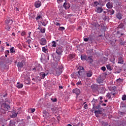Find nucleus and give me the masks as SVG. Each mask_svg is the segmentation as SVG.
Returning <instances> with one entry per match:
<instances>
[{
  "instance_id": "nucleus-27",
  "label": "nucleus",
  "mask_w": 126,
  "mask_h": 126,
  "mask_svg": "<svg viewBox=\"0 0 126 126\" xmlns=\"http://www.w3.org/2000/svg\"><path fill=\"white\" fill-rule=\"evenodd\" d=\"M93 106H96L97 103H98V99H95L93 98V100L92 101Z\"/></svg>"
},
{
  "instance_id": "nucleus-5",
  "label": "nucleus",
  "mask_w": 126,
  "mask_h": 126,
  "mask_svg": "<svg viewBox=\"0 0 126 126\" xmlns=\"http://www.w3.org/2000/svg\"><path fill=\"white\" fill-rule=\"evenodd\" d=\"M24 75L25 83L28 85L30 84V81H31V79H30V76L29 75V74H24Z\"/></svg>"
},
{
  "instance_id": "nucleus-60",
  "label": "nucleus",
  "mask_w": 126,
  "mask_h": 126,
  "mask_svg": "<svg viewBox=\"0 0 126 126\" xmlns=\"http://www.w3.org/2000/svg\"><path fill=\"white\" fill-rule=\"evenodd\" d=\"M5 55H7L8 56L9 55V50H6L5 51Z\"/></svg>"
},
{
  "instance_id": "nucleus-54",
  "label": "nucleus",
  "mask_w": 126,
  "mask_h": 126,
  "mask_svg": "<svg viewBox=\"0 0 126 126\" xmlns=\"http://www.w3.org/2000/svg\"><path fill=\"white\" fill-rule=\"evenodd\" d=\"M119 114L120 115V116H122L123 117L125 116V115H126V113L123 112H120Z\"/></svg>"
},
{
  "instance_id": "nucleus-43",
  "label": "nucleus",
  "mask_w": 126,
  "mask_h": 126,
  "mask_svg": "<svg viewBox=\"0 0 126 126\" xmlns=\"http://www.w3.org/2000/svg\"><path fill=\"white\" fill-rule=\"evenodd\" d=\"M109 19H110V18H109L108 16H106V15H105V17L103 18V20H104V21H108Z\"/></svg>"
},
{
  "instance_id": "nucleus-33",
  "label": "nucleus",
  "mask_w": 126,
  "mask_h": 126,
  "mask_svg": "<svg viewBox=\"0 0 126 126\" xmlns=\"http://www.w3.org/2000/svg\"><path fill=\"white\" fill-rule=\"evenodd\" d=\"M122 16H123V15L121 14V13H118L116 15V17L118 18V19H119L120 20L122 19Z\"/></svg>"
},
{
  "instance_id": "nucleus-19",
  "label": "nucleus",
  "mask_w": 126,
  "mask_h": 126,
  "mask_svg": "<svg viewBox=\"0 0 126 126\" xmlns=\"http://www.w3.org/2000/svg\"><path fill=\"white\" fill-rule=\"evenodd\" d=\"M86 75L87 77H91V76L93 75V72H92V70L87 71L86 72Z\"/></svg>"
},
{
  "instance_id": "nucleus-21",
  "label": "nucleus",
  "mask_w": 126,
  "mask_h": 126,
  "mask_svg": "<svg viewBox=\"0 0 126 126\" xmlns=\"http://www.w3.org/2000/svg\"><path fill=\"white\" fill-rule=\"evenodd\" d=\"M63 6L65 9H68L69 7H70V4H69V3L65 2L63 4Z\"/></svg>"
},
{
  "instance_id": "nucleus-49",
  "label": "nucleus",
  "mask_w": 126,
  "mask_h": 126,
  "mask_svg": "<svg viewBox=\"0 0 126 126\" xmlns=\"http://www.w3.org/2000/svg\"><path fill=\"white\" fill-rule=\"evenodd\" d=\"M40 22L43 26H46L47 24H48V22L46 23L45 22L42 21H41Z\"/></svg>"
},
{
  "instance_id": "nucleus-14",
  "label": "nucleus",
  "mask_w": 126,
  "mask_h": 126,
  "mask_svg": "<svg viewBox=\"0 0 126 126\" xmlns=\"http://www.w3.org/2000/svg\"><path fill=\"white\" fill-rule=\"evenodd\" d=\"M48 74H49V73H48V72H41L39 73V75L41 79H44L45 77H46V76L48 75Z\"/></svg>"
},
{
  "instance_id": "nucleus-9",
  "label": "nucleus",
  "mask_w": 126,
  "mask_h": 126,
  "mask_svg": "<svg viewBox=\"0 0 126 126\" xmlns=\"http://www.w3.org/2000/svg\"><path fill=\"white\" fill-rule=\"evenodd\" d=\"M96 83H98V84H101V83H103L104 82V78L101 75H99L98 77L96 79Z\"/></svg>"
},
{
  "instance_id": "nucleus-40",
  "label": "nucleus",
  "mask_w": 126,
  "mask_h": 126,
  "mask_svg": "<svg viewBox=\"0 0 126 126\" xmlns=\"http://www.w3.org/2000/svg\"><path fill=\"white\" fill-rule=\"evenodd\" d=\"M41 77L37 76L35 78V82H39V81L41 82Z\"/></svg>"
},
{
  "instance_id": "nucleus-23",
  "label": "nucleus",
  "mask_w": 126,
  "mask_h": 126,
  "mask_svg": "<svg viewBox=\"0 0 126 126\" xmlns=\"http://www.w3.org/2000/svg\"><path fill=\"white\" fill-rule=\"evenodd\" d=\"M102 111H103L102 108H100L98 110L94 111L95 115H102Z\"/></svg>"
},
{
  "instance_id": "nucleus-26",
  "label": "nucleus",
  "mask_w": 126,
  "mask_h": 126,
  "mask_svg": "<svg viewBox=\"0 0 126 126\" xmlns=\"http://www.w3.org/2000/svg\"><path fill=\"white\" fill-rule=\"evenodd\" d=\"M87 62L89 63H93V59H92V57L89 56L88 58H87L86 60Z\"/></svg>"
},
{
  "instance_id": "nucleus-50",
  "label": "nucleus",
  "mask_w": 126,
  "mask_h": 126,
  "mask_svg": "<svg viewBox=\"0 0 126 126\" xmlns=\"http://www.w3.org/2000/svg\"><path fill=\"white\" fill-rule=\"evenodd\" d=\"M123 79L119 78V79L116 80V82H119L120 83L121 82H123Z\"/></svg>"
},
{
  "instance_id": "nucleus-22",
  "label": "nucleus",
  "mask_w": 126,
  "mask_h": 126,
  "mask_svg": "<svg viewBox=\"0 0 126 126\" xmlns=\"http://www.w3.org/2000/svg\"><path fill=\"white\" fill-rule=\"evenodd\" d=\"M125 28H126L125 27V24L123 23H121L117 27V29L118 30L119 29H124L125 30Z\"/></svg>"
},
{
  "instance_id": "nucleus-15",
  "label": "nucleus",
  "mask_w": 126,
  "mask_h": 126,
  "mask_svg": "<svg viewBox=\"0 0 126 126\" xmlns=\"http://www.w3.org/2000/svg\"><path fill=\"white\" fill-rule=\"evenodd\" d=\"M101 108V105L98 104L97 106L94 105L93 106L92 110L91 111L92 113L94 112V111H96V110H100Z\"/></svg>"
},
{
  "instance_id": "nucleus-47",
  "label": "nucleus",
  "mask_w": 126,
  "mask_h": 126,
  "mask_svg": "<svg viewBox=\"0 0 126 126\" xmlns=\"http://www.w3.org/2000/svg\"><path fill=\"white\" fill-rule=\"evenodd\" d=\"M52 47H57V42L55 41H52Z\"/></svg>"
},
{
  "instance_id": "nucleus-1",
  "label": "nucleus",
  "mask_w": 126,
  "mask_h": 126,
  "mask_svg": "<svg viewBox=\"0 0 126 126\" xmlns=\"http://www.w3.org/2000/svg\"><path fill=\"white\" fill-rule=\"evenodd\" d=\"M12 63V61L5 57H1L0 59V69L1 71H4L5 69H8L9 64Z\"/></svg>"
},
{
  "instance_id": "nucleus-3",
  "label": "nucleus",
  "mask_w": 126,
  "mask_h": 126,
  "mask_svg": "<svg viewBox=\"0 0 126 126\" xmlns=\"http://www.w3.org/2000/svg\"><path fill=\"white\" fill-rule=\"evenodd\" d=\"M5 29L7 31H10V29L11 28L12 23H13V21L11 19L7 18L5 21Z\"/></svg>"
},
{
  "instance_id": "nucleus-31",
  "label": "nucleus",
  "mask_w": 126,
  "mask_h": 126,
  "mask_svg": "<svg viewBox=\"0 0 126 126\" xmlns=\"http://www.w3.org/2000/svg\"><path fill=\"white\" fill-rule=\"evenodd\" d=\"M101 28L103 31H106V30H107V26H105L104 24L101 25Z\"/></svg>"
},
{
  "instance_id": "nucleus-46",
  "label": "nucleus",
  "mask_w": 126,
  "mask_h": 126,
  "mask_svg": "<svg viewBox=\"0 0 126 126\" xmlns=\"http://www.w3.org/2000/svg\"><path fill=\"white\" fill-rule=\"evenodd\" d=\"M59 14H60V15H62V16H63V15H64V13L63 12V10H61L59 12Z\"/></svg>"
},
{
  "instance_id": "nucleus-24",
  "label": "nucleus",
  "mask_w": 126,
  "mask_h": 126,
  "mask_svg": "<svg viewBox=\"0 0 126 126\" xmlns=\"http://www.w3.org/2000/svg\"><path fill=\"white\" fill-rule=\"evenodd\" d=\"M106 6L107 8H109V9L113 8V2H107L106 4Z\"/></svg>"
},
{
  "instance_id": "nucleus-58",
  "label": "nucleus",
  "mask_w": 126,
  "mask_h": 126,
  "mask_svg": "<svg viewBox=\"0 0 126 126\" xmlns=\"http://www.w3.org/2000/svg\"><path fill=\"white\" fill-rule=\"evenodd\" d=\"M100 69H101V70H102L103 71H106V67H105V66H102V67H101Z\"/></svg>"
},
{
  "instance_id": "nucleus-61",
  "label": "nucleus",
  "mask_w": 126,
  "mask_h": 126,
  "mask_svg": "<svg viewBox=\"0 0 126 126\" xmlns=\"http://www.w3.org/2000/svg\"><path fill=\"white\" fill-rule=\"evenodd\" d=\"M110 94H111V96L112 97H114L115 95H116V94L115 93H110Z\"/></svg>"
},
{
  "instance_id": "nucleus-38",
  "label": "nucleus",
  "mask_w": 126,
  "mask_h": 126,
  "mask_svg": "<svg viewBox=\"0 0 126 126\" xmlns=\"http://www.w3.org/2000/svg\"><path fill=\"white\" fill-rule=\"evenodd\" d=\"M77 73H72L71 74V77H72V78H75V77H76V76H77Z\"/></svg>"
},
{
  "instance_id": "nucleus-44",
  "label": "nucleus",
  "mask_w": 126,
  "mask_h": 126,
  "mask_svg": "<svg viewBox=\"0 0 126 126\" xmlns=\"http://www.w3.org/2000/svg\"><path fill=\"white\" fill-rule=\"evenodd\" d=\"M94 6H97L99 5V2L97 1L94 2Z\"/></svg>"
},
{
  "instance_id": "nucleus-16",
  "label": "nucleus",
  "mask_w": 126,
  "mask_h": 126,
  "mask_svg": "<svg viewBox=\"0 0 126 126\" xmlns=\"http://www.w3.org/2000/svg\"><path fill=\"white\" fill-rule=\"evenodd\" d=\"M74 58H75V54L72 53L68 56L67 60L68 61H71V60H74Z\"/></svg>"
},
{
  "instance_id": "nucleus-35",
  "label": "nucleus",
  "mask_w": 126,
  "mask_h": 126,
  "mask_svg": "<svg viewBox=\"0 0 126 126\" xmlns=\"http://www.w3.org/2000/svg\"><path fill=\"white\" fill-rule=\"evenodd\" d=\"M35 19L36 21L39 20V19H43V17H42V16H41L40 14H38L37 16L36 17Z\"/></svg>"
},
{
  "instance_id": "nucleus-57",
  "label": "nucleus",
  "mask_w": 126,
  "mask_h": 126,
  "mask_svg": "<svg viewBox=\"0 0 126 126\" xmlns=\"http://www.w3.org/2000/svg\"><path fill=\"white\" fill-rule=\"evenodd\" d=\"M21 36H24L25 35H26V32L23 31L21 33Z\"/></svg>"
},
{
  "instance_id": "nucleus-20",
  "label": "nucleus",
  "mask_w": 126,
  "mask_h": 126,
  "mask_svg": "<svg viewBox=\"0 0 126 126\" xmlns=\"http://www.w3.org/2000/svg\"><path fill=\"white\" fill-rule=\"evenodd\" d=\"M37 71H41V69H43L42 65L40 63H37L35 65Z\"/></svg>"
},
{
  "instance_id": "nucleus-37",
  "label": "nucleus",
  "mask_w": 126,
  "mask_h": 126,
  "mask_svg": "<svg viewBox=\"0 0 126 126\" xmlns=\"http://www.w3.org/2000/svg\"><path fill=\"white\" fill-rule=\"evenodd\" d=\"M108 13H110V15H113V14H114V13H115V10L111 9V10H108Z\"/></svg>"
},
{
  "instance_id": "nucleus-17",
  "label": "nucleus",
  "mask_w": 126,
  "mask_h": 126,
  "mask_svg": "<svg viewBox=\"0 0 126 126\" xmlns=\"http://www.w3.org/2000/svg\"><path fill=\"white\" fill-rule=\"evenodd\" d=\"M42 5V2L39 0L36 1L34 3V6L36 8H39Z\"/></svg>"
},
{
  "instance_id": "nucleus-2",
  "label": "nucleus",
  "mask_w": 126,
  "mask_h": 126,
  "mask_svg": "<svg viewBox=\"0 0 126 126\" xmlns=\"http://www.w3.org/2000/svg\"><path fill=\"white\" fill-rule=\"evenodd\" d=\"M10 109V106L9 105L7 104L6 103L4 102L1 104L0 108V113L2 115H5L6 114V111H8Z\"/></svg>"
},
{
  "instance_id": "nucleus-56",
  "label": "nucleus",
  "mask_w": 126,
  "mask_h": 126,
  "mask_svg": "<svg viewBox=\"0 0 126 126\" xmlns=\"http://www.w3.org/2000/svg\"><path fill=\"white\" fill-rule=\"evenodd\" d=\"M20 60H23V61H24V60L25 61V57H24V56L21 55L20 56Z\"/></svg>"
},
{
  "instance_id": "nucleus-42",
  "label": "nucleus",
  "mask_w": 126,
  "mask_h": 126,
  "mask_svg": "<svg viewBox=\"0 0 126 126\" xmlns=\"http://www.w3.org/2000/svg\"><path fill=\"white\" fill-rule=\"evenodd\" d=\"M40 32L42 34H44L46 32V28H44L43 29H40Z\"/></svg>"
},
{
  "instance_id": "nucleus-8",
  "label": "nucleus",
  "mask_w": 126,
  "mask_h": 126,
  "mask_svg": "<svg viewBox=\"0 0 126 126\" xmlns=\"http://www.w3.org/2000/svg\"><path fill=\"white\" fill-rule=\"evenodd\" d=\"M63 47L62 46H59L56 48V53H57V55H59V56H61V55H63Z\"/></svg>"
},
{
  "instance_id": "nucleus-55",
  "label": "nucleus",
  "mask_w": 126,
  "mask_h": 126,
  "mask_svg": "<svg viewBox=\"0 0 126 126\" xmlns=\"http://www.w3.org/2000/svg\"><path fill=\"white\" fill-rule=\"evenodd\" d=\"M101 91L100 92V93L102 94H104V93H105V89H104V88H101Z\"/></svg>"
},
{
  "instance_id": "nucleus-45",
  "label": "nucleus",
  "mask_w": 126,
  "mask_h": 126,
  "mask_svg": "<svg viewBox=\"0 0 126 126\" xmlns=\"http://www.w3.org/2000/svg\"><path fill=\"white\" fill-rule=\"evenodd\" d=\"M65 28H64V27H60L59 29L58 30L59 31H63V30H65Z\"/></svg>"
},
{
  "instance_id": "nucleus-41",
  "label": "nucleus",
  "mask_w": 126,
  "mask_h": 126,
  "mask_svg": "<svg viewBox=\"0 0 126 126\" xmlns=\"http://www.w3.org/2000/svg\"><path fill=\"white\" fill-rule=\"evenodd\" d=\"M10 52L12 54H13L14 53H15V50H14V47H12L11 48H10Z\"/></svg>"
},
{
  "instance_id": "nucleus-12",
  "label": "nucleus",
  "mask_w": 126,
  "mask_h": 126,
  "mask_svg": "<svg viewBox=\"0 0 126 126\" xmlns=\"http://www.w3.org/2000/svg\"><path fill=\"white\" fill-rule=\"evenodd\" d=\"M118 63H120L121 64H125V61H124V58H123V55H121L118 57Z\"/></svg>"
},
{
  "instance_id": "nucleus-4",
  "label": "nucleus",
  "mask_w": 126,
  "mask_h": 126,
  "mask_svg": "<svg viewBox=\"0 0 126 126\" xmlns=\"http://www.w3.org/2000/svg\"><path fill=\"white\" fill-rule=\"evenodd\" d=\"M63 71V66L61 65L55 71L56 76H60Z\"/></svg>"
},
{
  "instance_id": "nucleus-64",
  "label": "nucleus",
  "mask_w": 126,
  "mask_h": 126,
  "mask_svg": "<svg viewBox=\"0 0 126 126\" xmlns=\"http://www.w3.org/2000/svg\"><path fill=\"white\" fill-rule=\"evenodd\" d=\"M102 126H108V123L103 122H102Z\"/></svg>"
},
{
  "instance_id": "nucleus-7",
  "label": "nucleus",
  "mask_w": 126,
  "mask_h": 126,
  "mask_svg": "<svg viewBox=\"0 0 126 126\" xmlns=\"http://www.w3.org/2000/svg\"><path fill=\"white\" fill-rule=\"evenodd\" d=\"M25 62L26 60H22L21 62H19L17 64V66L18 68H22L24 66V64H25Z\"/></svg>"
},
{
  "instance_id": "nucleus-32",
  "label": "nucleus",
  "mask_w": 126,
  "mask_h": 126,
  "mask_svg": "<svg viewBox=\"0 0 126 126\" xmlns=\"http://www.w3.org/2000/svg\"><path fill=\"white\" fill-rule=\"evenodd\" d=\"M81 59L82 61H86V60H87V56L81 55Z\"/></svg>"
},
{
  "instance_id": "nucleus-62",
  "label": "nucleus",
  "mask_w": 126,
  "mask_h": 126,
  "mask_svg": "<svg viewBox=\"0 0 126 126\" xmlns=\"http://www.w3.org/2000/svg\"><path fill=\"white\" fill-rule=\"evenodd\" d=\"M31 39H28L27 40V42L28 43V45H30V44L31 43Z\"/></svg>"
},
{
  "instance_id": "nucleus-18",
  "label": "nucleus",
  "mask_w": 126,
  "mask_h": 126,
  "mask_svg": "<svg viewBox=\"0 0 126 126\" xmlns=\"http://www.w3.org/2000/svg\"><path fill=\"white\" fill-rule=\"evenodd\" d=\"M121 71H123V68L122 67H116L115 68V73H121Z\"/></svg>"
},
{
  "instance_id": "nucleus-36",
  "label": "nucleus",
  "mask_w": 126,
  "mask_h": 126,
  "mask_svg": "<svg viewBox=\"0 0 126 126\" xmlns=\"http://www.w3.org/2000/svg\"><path fill=\"white\" fill-rule=\"evenodd\" d=\"M42 52L47 54L48 53V52H49V50L46 47H42Z\"/></svg>"
},
{
  "instance_id": "nucleus-59",
  "label": "nucleus",
  "mask_w": 126,
  "mask_h": 126,
  "mask_svg": "<svg viewBox=\"0 0 126 126\" xmlns=\"http://www.w3.org/2000/svg\"><path fill=\"white\" fill-rule=\"evenodd\" d=\"M77 86H78V85H82V83L81 81H79L76 83Z\"/></svg>"
},
{
  "instance_id": "nucleus-39",
  "label": "nucleus",
  "mask_w": 126,
  "mask_h": 126,
  "mask_svg": "<svg viewBox=\"0 0 126 126\" xmlns=\"http://www.w3.org/2000/svg\"><path fill=\"white\" fill-rule=\"evenodd\" d=\"M18 113H14L13 114L10 115L11 118H13V119H15L16 117H17V115Z\"/></svg>"
},
{
  "instance_id": "nucleus-52",
  "label": "nucleus",
  "mask_w": 126,
  "mask_h": 126,
  "mask_svg": "<svg viewBox=\"0 0 126 126\" xmlns=\"http://www.w3.org/2000/svg\"><path fill=\"white\" fill-rule=\"evenodd\" d=\"M122 99L123 101H126V95L124 94L122 96Z\"/></svg>"
},
{
  "instance_id": "nucleus-48",
  "label": "nucleus",
  "mask_w": 126,
  "mask_h": 126,
  "mask_svg": "<svg viewBox=\"0 0 126 126\" xmlns=\"http://www.w3.org/2000/svg\"><path fill=\"white\" fill-rule=\"evenodd\" d=\"M51 101H52V102L53 103H56V102H57L58 101V99L57 98H55L54 99L52 98H51Z\"/></svg>"
},
{
  "instance_id": "nucleus-28",
  "label": "nucleus",
  "mask_w": 126,
  "mask_h": 126,
  "mask_svg": "<svg viewBox=\"0 0 126 126\" xmlns=\"http://www.w3.org/2000/svg\"><path fill=\"white\" fill-rule=\"evenodd\" d=\"M16 87L19 89L22 88V87H23V84H21L20 82H18Z\"/></svg>"
},
{
  "instance_id": "nucleus-29",
  "label": "nucleus",
  "mask_w": 126,
  "mask_h": 126,
  "mask_svg": "<svg viewBox=\"0 0 126 126\" xmlns=\"http://www.w3.org/2000/svg\"><path fill=\"white\" fill-rule=\"evenodd\" d=\"M109 89L110 90H112L113 91H117V87L116 86H111Z\"/></svg>"
},
{
  "instance_id": "nucleus-25",
  "label": "nucleus",
  "mask_w": 126,
  "mask_h": 126,
  "mask_svg": "<svg viewBox=\"0 0 126 126\" xmlns=\"http://www.w3.org/2000/svg\"><path fill=\"white\" fill-rule=\"evenodd\" d=\"M16 123L13 120H10L7 126H15Z\"/></svg>"
},
{
  "instance_id": "nucleus-53",
  "label": "nucleus",
  "mask_w": 126,
  "mask_h": 126,
  "mask_svg": "<svg viewBox=\"0 0 126 126\" xmlns=\"http://www.w3.org/2000/svg\"><path fill=\"white\" fill-rule=\"evenodd\" d=\"M106 97L107 98H109V99L112 98L111 96V94L110 93H107V95H106Z\"/></svg>"
},
{
  "instance_id": "nucleus-30",
  "label": "nucleus",
  "mask_w": 126,
  "mask_h": 126,
  "mask_svg": "<svg viewBox=\"0 0 126 126\" xmlns=\"http://www.w3.org/2000/svg\"><path fill=\"white\" fill-rule=\"evenodd\" d=\"M97 12H98V13H102V12H103V8L100 7H97Z\"/></svg>"
},
{
  "instance_id": "nucleus-11",
  "label": "nucleus",
  "mask_w": 126,
  "mask_h": 126,
  "mask_svg": "<svg viewBox=\"0 0 126 126\" xmlns=\"http://www.w3.org/2000/svg\"><path fill=\"white\" fill-rule=\"evenodd\" d=\"M72 93L76 94L77 97H78V96H79V95H80V94H81V92H80V90L76 88L72 90Z\"/></svg>"
},
{
  "instance_id": "nucleus-10",
  "label": "nucleus",
  "mask_w": 126,
  "mask_h": 126,
  "mask_svg": "<svg viewBox=\"0 0 126 126\" xmlns=\"http://www.w3.org/2000/svg\"><path fill=\"white\" fill-rule=\"evenodd\" d=\"M91 89H92L94 92H95L96 91H98L99 89V87L98 86V85L93 84L91 86Z\"/></svg>"
},
{
  "instance_id": "nucleus-13",
  "label": "nucleus",
  "mask_w": 126,
  "mask_h": 126,
  "mask_svg": "<svg viewBox=\"0 0 126 126\" xmlns=\"http://www.w3.org/2000/svg\"><path fill=\"white\" fill-rule=\"evenodd\" d=\"M39 43L41 46H45L47 44V40L45 38H42L40 39Z\"/></svg>"
},
{
  "instance_id": "nucleus-51",
  "label": "nucleus",
  "mask_w": 126,
  "mask_h": 126,
  "mask_svg": "<svg viewBox=\"0 0 126 126\" xmlns=\"http://www.w3.org/2000/svg\"><path fill=\"white\" fill-rule=\"evenodd\" d=\"M86 102H84V109H88V104H86Z\"/></svg>"
},
{
  "instance_id": "nucleus-63",
  "label": "nucleus",
  "mask_w": 126,
  "mask_h": 126,
  "mask_svg": "<svg viewBox=\"0 0 126 126\" xmlns=\"http://www.w3.org/2000/svg\"><path fill=\"white\" fill-rule=\"evenodd\" d=\"M89 40V38H84V41L85 42H88Z\"/></svg>"
},
{
  "instance_id": "nucleus-34",
  "label": "nucleus",
  "mask_w": 126,
  "mask_h": 126,
  "mask_svg": "<svg viewBox=\"0 0 126 126\" xmlns=\"http://www.w3.org/2000/svg\"><path fill=\"white\" fill-rule=\"evenodd\" d=\"M106 67L107 69L109 70V71L113 70V68L112 67V66L110 64L106 65Z\"/></svg>"
},
{
  "instance_id": "nucleus-6",
  "label": "nucleus",
  "mask_w": 126,
  "mask_h": 126,
  "mask_svg": "<svg viewBox=\"0 0 126 126\" xmlns=\"http://www.w3.org/2000/svg\"><path fill=\"white\" fill-rule=\"evenodd\" d=\"M77 69H79V71L77 72L78 73V75H77L78 77L79 78L81 75L83 74V72L85 71V69H84V67L82 66H79Z\"/></svg>"
}]
</instances>
